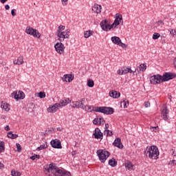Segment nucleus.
Listing matches in <instances>:
<instances>
[{"label":"nucleus","mask_w":176,"mask_h":176,"mask_svg":"<svg viewBox=\"0 0 176 176\" xmlns=\"http://www.w3.org/2000/svg\"><path fill=\"white\" fill-rule=\"evenodd\" d=\"M12 16H16V10L13 9L11 10Z\"/></svg>","instance_id":"603ef678"},{"label":"nucleus","mask_w":176,"mask_h":176,"mask_svg":"<svg viewBox=\"0 0 176 176\" xmlns=\"http://www.w3.org/2000/svg\"><path fill=\"white\" fill-rule=\"evenodd\" d=\"M4 166H3V164L1 163L0 162V170L3 168Z\"/></svg>","instance_id":"bf43d9fd"},{"label":"nucleus","mask_w":176,"mask_h":176,"mask_svg":"<svg viewBox=\"0 0 176 176\" xmlns=\"http://www.w3.org/2000/svg\"><path fill=\"white\" fill-rule=\"evenodd\" d=\"M174 78H176V74L172 72H166L162 76V82H168Z\"/></svg>","instance_id":"1a4fd4ad"},{"label":"nucleus","mask_w":176,"mask_h":176,"mask_svg":"<svg viewBox=\"0 0 176 176\" xmlns=\"http://www.w3.org/2000/svg\"><path fill=\"white\" fill-rule=\"evenodd\" d=\"M170 152H172L173 156H176V151H175V150L172 149V150L170 151Z\"/></svg>","instance_id":"864d4df0"},{"label":"nucleus","mask_w":176,"mask_h":176,"mask_svg":"<svg viewBox=\"0 0 176 176\" xmlns=\"http://www.w3.org/2000/svg\"><path fill=\"white\" fill-rule=\"evenodd\" d=\"M144 107L145 108H149V107H151V103L149 102H145Z\"/></svg>","instance_id":"49530a36"},{"label":"nucleus","mask_w":176,"mask_h":176,"mask_svg":"<svg viewBox=\"0 0 176 176\" xmlns=\"http://www.w3.org/2000/svg\"><path fill=\"white\" fill-rule=\"evenodd\" d=\"M64 30H65V26L63 25H59L56 31V34H58L60 32H64Z\"/></svg>","instance_id":"f704fd0d"},{"label":"nucleus","mask_w":176,"mask_h":176,"mask_svg":"<svg viewBox=\"0 0 176 176\" xmlns=\"http://www.w3.org/2000/svg\"><path fill=\"white\" fill-rule=\"evenodd\" d=\"M5 9L6 10H9L10 9V6L9 5H6Z\"/></svg>","instance_id":"6e6d98bb"},{"label":"nucleus","mask_w":176,"mask_h":176,"mask_svg":"<svg viewBox=\"0 0 176 176\" xmlns=\"http://www.w3.org/2000/svg\"><path fill=\"white\" fill-rule=\"evenodd\" d=\"M175 162V160H173L172 161H170V163L172 164H174V162Z\"/></svg>","instance_id":"338daca9"},{"label":"nucleus","mask_w":176,"mask_h":176,"mask_svg":"<svg viewBox=\"0 0 176 176\" xmlns=\"http://www.w3.org/2000/svg\"><path fill=\"white\" fill-rule=\"evenodd\" d=\"M94 138H96L97 140H102L104 135L101 133V130L100 129L96 128L94 133Z\"/></svg>","instance_id":"a211bd4d"},{"label":"nucleus","mask_w":176,"mask_h":176,"mask_svg":"<svg viewBox=\"0 0 176 176\" xmlns=\"http://www.w3.org/2000/svg\"><path fill=\"white\" fill-rule=\"evenodd\" d=\"M12 96L16 101H19V100H24V98H25V94L22 91H14L12 94Z\"/></svg>","instance_id":"423d86ee"},{"label":"nucleus","mask_w":176,"mask_h":176,"mask_svg":"<svg viewBox=\"0 0 176 176\" xmlns=\"http://www.w3.org/2000/svg\"><path fill=\"white\" fill-rule=\"evenodd\" d=\"M105 129L106 130H108V129H109V124H105Z\"/></svg>","instance_id":"13d9d810"},{"label":"nucleus","mask_w":176,"mask_h":176,"mask_svg":"<svg viewBox=\"0 0 176 176\" xmlns=\"http://www.w3.org/2000/svg\"><path fill=\"white\" fill-rule=\"evenodd\" d=\"M144 152L149 159H153V160H157L159 155H160L159 148L156 146H147Z\"/></svg>","instance_id":"f03ea898"},{"label":"nucleus","mask_w":176,"mask_h":176,"mask_svg":"<svg viewBox=\"0 0 176 176\" xmlns=\"http://www.w3.org/2000/svg\"><path fill=\"white\" fill-rule=\"evenodd\" d=\"M159 38H160V34H159V33H154L153 34V39L156 40V39H159Z\"/></svg>","instance_id":"a19ab883"},{"label":"nucleus","mask_w":176,"mask_h":176,"mask_svg":"<svg viewBox=\"0 0 176 176\" xmlns=\"http://www.w3.org/2000/svg\"><path fill=\"white\" fill-rule=\"evenodd\" d=\"M93 31L91 30H87L84 32V37L85 38H90L91 35H93Z\"/></svg>","instance_id":"2f4dec72"},{"label":"nucleus","mask_w":176,"mask_h":176,"mask_svg":"<svg viewBox=\"0 0 176 176\" xmlns=\"http://www.w3.org/2000/svg\"><path fill=\"white\" fill-rule=\"evenodd\" d=\"M30 159H32V160H35L36 159V157H35V155H33V156H32V157H30Z\"/></svg>","instance_id":"680f3d73"},{"label":"nucleus","mask_w":176,"mask_h":176,"mask_svg":"<svg viewBox=\"0 0 176 176\" xmlns=\"http://www.w3.org/2000/svg\"><path fill=\"white\" fill-rule=\"evenodd\" d=\"M7 136L8 138H11V140H15V138H17V137H19V135L13 134V132L10 131L8 133Z\"/></svg>","instance_id":"7c9ffc66"},{"label":"nucleus","mask_w":176,"mask_h":176,"mask_svg":"<svg viewBox=\"0 0 176 176\" xmlns=\"http://www.w3.org/2000/svg\"><path fill=\"white\" fill-rule=\"evenodd\" d=\"M117 74H118V75H124L123 71H122V68H121L120 69H118V70L117 71Z\"/></svg>","instance_id":"8fccbe9b"},{"label":"nucleus","mask_w":176,"mask_h":176,"mask_svg":"<svg viewBox=\"0 0 176 176\" xmlns=\"http://www.w3.org/2000/svg\"><path fill=\"white\" fill-rule=\"evenodd\" d=\"M25 32L28 35H31L32 36H34V38H37L39 39L41 38V33L36 29H34L31 26H28L25 30Z\"/></svg>","instance_id":"20e7f679"},{"label":"nucleus","mask_w":176,"mask_h":176,"mask_svg":"<svg viewBox=\"0 0 176 176\" xmlns=\"http://www.w3.org/2000/svg\"><path fill=\"white\" fill-rule=\"evenodd\" d=\"M5 130H6V131H9L10 130V126H9V125H7L5 127Z\"/></svg>","instance_id":"5fc2aeb1"},{"label":"nucleus","mask_w":176,"mask_h":176,"mask_svg":"<svg viewBox=\"0 0 176 176\" xmlns=\"http://www.w3.org/2000/svg\"><path fill=\"white\" fill-rule=\"evenodd\" d=\"M118 46H121V47H127V45L122 43V41H120V44H118Z\"/></svg>","instance_id":"de8ad7c7"},{"label":"nucleus","mask_w":176,"mask_h":176,"mask_svg":"<svg viewBox=\"0 0 176 176\" xmlns=\"http://www.w3.org/2000/svg\"><path fill=\"white\" fill-rule=\"evenodd\" d=\"M122 71L124 75H126V74H129V67H122Z\"/></svg>","instance_id":"58836bf2"},{"label":"nucleus","mask_w":176,"mask_h":176,"mask_svg":"<svg viewBox=\"0 0 176 176\" xmlns=\"http://www.w3.org/2000/svg\"><path fill=\"white\" fill-rule=\"evenodd\" d=\"M150 82L151 85H159V83H162L163 82L162 79V76L159 74L152 76L150 78Z\"/></svg>","instance_id":"0eeeda50"},{"label":"nucleus","mask_w":176,"mask_h":176,"mask_svg":"<svg viewBox=\"0 0 176 176\" xmlns=\"http://www.w3.org/2000/svg\"><path fill=\"white\" fill-rule=\"evenodd\" d=\"M96 153L101 163H105L107 159L111 156V153L107 150L99 149L97 151Z\"/></svg>","instance_id":"7ed1b4c3"},{"label":"nucleus","mask_w":176,"mask_h":176,"mask_svg":"<svg viewBox=\"0 0 176 176\" xmlns=\"http://www.w3.org/2000/svg\"><path fill=\"white\" fill-rule=\"evenodd\" d=\"M69 30H66L64 32L56 33L58 41H60V42H64L65 39H68L69 38Z\"/></svg>","instance_id":"39448f33"},{"label":"nucleus","mask_w":176,"mask_h":176,"mask_svg":"<svg viewBox=\"0 0 176 176\" xmlns=\"http://www.w3.org/2000/svg\"><path fill=\"white\" fill-rule=\"evenodd\" d=\"M42 149H45V146L41 145L39 147L37 148V151H42Z\"/></svg>","instance_id":"3c124183"},{"label":"nucleus","mask_w":176,"mask_h":176,"mask_svg":"<svg viewBox=\"0 0 176 176\" xmlns=\"http://www.w3.org/2000/svg\"><path fill=\"white\" fill-rule=\"evenodd\" d=\"M57 167L56 166H54L53 164H50L49 165L48 168L47 169V171L49 173H52V174H54L55 175L56 171H57Z\"/></svg>","instance_id":"4be33fe9"},{"label":"nucleus","mask_w":176,"mask_h":176,"mask_svg":"<svg viewBox=\"0 0 176 176\" xmlns=\"http://www.w3.org/2000/svg\"><path fill=\"white\" fill-rule=\"evenodd\" d=\"M129 100H123L121 102V107H122L123 108H127V107H129Z\"/></svg>","instance_id":"e433bc0d"},{"label":"nucleus","mask_w":176,"mask_h":176,"mask_svg":"<svg viewBox=\"0 0 176 176\" xmlns=\"http://www.w3.org/2000/svg\"><path fill=\"white\" fill-rule=\"evenodd\" d=\"M16 148H17V152H21V145H20V144L16 143Z\"/></svg>","instance_id":"c03bdc74"},{"label":"nucleus","mask_w":176,"mask_h":176,"mask_svg":"<svg viewBox=\"0 0 176 176\" xmlns=\"http://www.w3.org/2000/svg\"><path fill=\"white\" fill-rule=\"evenodd\" d=\"M125 167L129 171H131V170H134V164H133V163H131V162H126L125 163Z\"/></svg>","instance_id":"a878e982"},{"label":"nucleus","mask_w":176,"mask_h":176,"mask_svg":"<svg viewBox=\"0 0 176 176\" xmlns=\"http://www.w3.org/2000/svg\"><path fill=\"white\" fill-rule=\"evenodd\" d=\"M82 109L84 111H87V112H92V111H94L95 112L105 113L106 115H112V113L114 112V109L112 107H98L94 108L92 106L85 104L82 106Z\"/></svg>","instance_id":"f257e3e1"},{"label":"nucleus","mask_w":176,"mask_h":176,"mask_svg":"<svg viewBox=\"0 0 176 176\" xmlns=\"http://www.w3.org/2000/svg\"><path fill=\"white\" fill-rule=\"evenodd\" d=\"M104 134H107V135H109L111 137L113 133L111 131H109V129H105Z\"/></svg>","instance_id":"37998d69"},{"label":"nucleus","mask_w":176,"mask_h":176,"mask_svg":"<svg viewBox=\"0 0 176 176\" xmlns=\"http://www.w3.org/2000/svg\"><path fill=\"white\" fill-rule=\"evenodd\" d=\"M157 127H158L157 126H151V127H150V130H151V131H156Z\"/></svg>","instance_id":"09e8293b"},{"label":"nucleus","mask_w":176,"mask_h":176,"mask_svg":"<svg viewBox=\"0 0 176 176\" xmlns=\"http://www.w3.org/2000/svg\"><path fill=\"white\" fill-rule=\"evenodd\" d=\"M54 47L56 53H58V54H64L65 46H64V44H63V43H57L54 45Z\"/></svg>","instance_id":"9b49d317"},{"label":"nucleus","mask_w":176,"mask_h":176,"mask_svg":"<svg viewBox=\"0 0 176 176\" xmlns=\"http://www.w3.org/2000/svg\"><path fill=\"white\" fill-rule=\"evenodd\" d=\"M163 24V21H159L158 22H157V24Z\"/></svg>","instance_id":"69168bd1"},{"label":"nucleus","mask_w":176,"mask_h":176,"mask_svg":"<svg viewBox=\"0 0 176 176\" xmlns=\"http://www.w3.org/2000/svg\"><path fill=\"white\" fill-rule=\"evenodd\" d=\"M87 86H88V87H94V81L91 79H88Z\"/></svg>","instance_id":"72a5a7b5"},{"label":"nucleus","mask_w":176,"mask_h":176,"mask_svg":"<svg viewBox=\"0 0 176 176\" xmlns=\"http://www.w3.org/2000/svg\"><path fill=\"white\" fill-rule=\"evenodd\" d=\"M122 21H123L122 15L117 16L114 22L111 24L112 28H116V27H118V25H119Z\"/></svg>","instance_id":"2eb2a0df"},{"label":"nucleus","mask_w":176,"mask_h":176,"mask_svg":"<svg viewBox=\"0 0 176 176\" xmlns=\"http://www.w3.org/2000/svg\"><path fill=\"white\" fill-rule=\"evenodd\" d=\"M173 65L175 68H176V57L175 58L174 60H173Z\"/></svg>","instance_id":"4d7b16f0"},{"label":"nucleus","mask_w":176,"mask_h":176,"mask_svg":"<svg viewBox=\"0 0 176 176\" xmlns=\"http://www.w3.org/2000/svg\"><path fill=\"white\" fill-rule=\"evenodd\" d=\"M113 145H114V146H116L117 148H119V149H123V144H122V140H120V138H117L113 143Z\"/></svg>","instance_id":"aec40b11"},{"label":"nucleus","mask_w":176,"mask_h":176,"mask_svg":"<svg viewBox=\"0 0 176 176\" xmlns=\"http://www.w3.org/2000/svg\"><path fill=\"white\" fill-rule=\"evenodd\" d=\"M109 164L111 167H116V166H118V162H116V160H115L114 158H112L109 160Z\"/></svg>","instance_id":"c756f323"},{"label":"nucleus","mask_w":176,"mask_h":176,"mask_svg":"<svg viewBox=\"0 0 176 176\" xmlns=\"http://www.w3.org/2000/svg\"><path fill=\"white\" fill-rule=\"evenodd\" d=\"M14 65H23L24 64V60L23 58H18V59L13 61Z\"/></svg>","instance_id":"cd10ccee"},{"label":"nucleus","mask_w":176,"mask_h":176,"mask_svg":"<svg viewBox=\"0 0 176 176\" xmlns=\"http://www.w3.org/2000/svg\"><path fill=\"white\" fill-rule=\"evenodd\" d=\"M52 148H55L56 149H61L63 146H61V141L58 139H55L51 141L50 142Z\"/></svg>","instance_id":"ddd939ff"},{"label":"nucleus","mask_w":176,"mask_h":176,"mask_svg":"<svg viewBox=\"0 0 176 176\" xmlns=\"http://www.w3.org/2000/svg\"><path fill=\"white\" fill-rule=\"evenodd\" d=\"M11 175L12 176H21V172L17 171L16 170H12Z\"/></svg>","instance_id":"473e14b6"},{"label":"nucleus","mask_w":176,"mask_h":176,"mask_svg":"<svg viewBox=\"0 0 176 176\" xmlns=\"http://www.w3.org/2000/svg\"><path fill=\"white\" fill-rule=\"evenodd\" d=\"M85 101H86V100L85 99V98H82L79 101L72 102L70 104V107L72 108H80L81 109H82L83 102H85Z\"/></svg>","instance_id":"6e6552de"},{"label":"nucleus","mask_w":176,"mask_h":176,"mask_svg":"<svg viewBox=\"0 0 176 176\" xmlns=\"http://www.w3.org/2000/svg\"><path fill=\"white\" fill-rule=\"evenodd\" d=\"M37 94H38V97H39V98H45L46 97V93H45L43 91H41V92L38 93Z\"/></svg>","instance_id":"4c0bfd02"},{"label":"nucleus","mask_w":176,"mask_h":176,"mask_svg":"<svg viewBox=\"0 0 176 176\" xmlns=\"http://www.w3.org/2000/svg\"><path fill=\"white\" fill-rule=\"evenodd\" d=\"M102 9V7L101 6V5L98 3H95L91 8L92 12H94V13H96V14H100V13H101Z\"/></svg>","instance_id":"f3484780"},{"label":"nucleus","mask_w":176,"mask_h":176,"mask_svg":"<svg viewBox=\"0 0 176 176\" xmlns=\"http://www.w3.org/2000/svg\"><path fill=\"white\" fill-rule=\"evenodd\" d=\"M93 123L94 124H105V120H104V118L101 116L99 117H96L94 120H93Z\"/></svg>","instance_id":"6ab92c4d"},{"label":"nucleus","mask_w":176,"mask_h":176,"mask_svg":"<svg viewBox=\"0 0 176 176\" xmlns=\"http://www.w3.org/2000/svg\"><path fill=\"white\" fill-rule=\"evenodd\" d=\"M170 31V34H171L172 36H173V38H175L176 36V30L174 29H170L169 30Z\"/></svg>","instance_id":"ea45409f"},{"label":"nucleus","mask_w":176,"mask_h":176,"mask_svg":"<svg viewBox=\"0 0 176 176\" xmlns=\"http://www.w3.org/2000/svg\"><path fill=\"white\" fill-rule=\"evenodd\" d=\"M63 80H65V82H72L74 77L71 74H65L63 76Z\"/></svg>","instance_id":"5701e85b"},{"label":"nucleus","mask_w":176,"mask_h":176,"mask_svg":"<svg viewBox=\"0 0 176 176\" xmlns=\"http://www.w3.org/2000/svg\"><path fill=\"white\" fill-rule=\"evenodd\" d=\"M1 107L2 109H4L6 112H9V111H10V108H9V104L5 102H1Z\"/></svg>","instance_id":"bb28decb"},{"label":"nucleus","mask_w":176,"mask_h":176,"mask_svg":"<svg viewBox=\"0 0 176 176\" xmlns=\"http://www.w3.org/2000/svg\"><path fill=\"white\" fill-rule=\"evenodd\" d=\"M146 70V65L145 64H141L139 65L138 67H137L136 71L140 74L141 72H144Z\"/></svg>","instance_id":"b1692460"},{"label":"nucleus","mask_w":176,"mask_h":176,"mask_svg":"<svg viewBox=\"0 0 176 176\" xmlns=\"http://www.w3.org/2000/svg\"><path fill=\"white\" fill-rule=\"evenodd\" d=\"M168 109H167V107H164L162 109V115L164 120H168Z\"/></svg>","instance_id":"412c9836"},{"label":"nucleus","mask_w":176,"mask_h":176,"mask_svg":"<svg viewBox=\"0 0 176 176\" xmlns=\"http://www.w3.org/2000/svg\"><path fill=\"white\" fill-rule=\"evenodd\" d=\"M69 102H71V100H69V98H67V99L60 100V102L56 104H57L58 108L61 109L64 107H67V105H68Z\"/></svg>","instance_id":"dca6fc26"},{"label":"nucleus","mask_w":176,"mask_h":176,"mask_svg":"<svg viewBox=\"0 0 176 176\" xmlns=\"http://www.w3.org/2000/svg\"><path fill=\"white\" fill-rule=\"evenodd\" d=\"M100 25L103 31L108 32L110 31V30H112V25H109L107 19L102 21Z\"/></svg>","instance_id":"9d476101"},{"label":"nucleus","mask_w":176,"mask_h":176,"mask_svg":"<svg viewBox=\"0 0 176 176\" xmlns=\"http://www.w3.org/2000/svg\"><path fill=\"white\" fill-rule=\"evenodd\" d=\"M55 176H71V173L64 170V169H58L55 172Z\"/></svg>","instance_id":"4468645a"},{"label":"nucleus","mask_w":176,"mask_h":176,"mask_svg":"<svg viewBox=\"0 0 176 176\" xmlns=\"http://www.w3.org/2000/svg\"><path fill=\"white\" fill-rule=\"evenodd\" d=\"M63 6H67L68 5V0H61Z\"/></svg>","instance_id":"a18cd8bd"},{"label":"nucleus","mask_w":176,"mask_h":176,"mask_svg":"<svg viewBox=\"0 0 176 176\" xmlns=\"http://www.w3.org/2000/svg\"><path fill=\"white\" fill-rule=\"evenodd\" d=\"M1 3H6V2H8V0H1Z\"/></svg>","instance_id":"e2e57ef3"},{"label":"nucleus","mask_w":176,"mask_h":176,"mask_svg":"<svg viewBox=\"0 0 176 176\" xmlns=\"http://www.w3.org/2000/svg\"><path fill=\"white\" fill-rule=\"evenodd\" d=\"M60 108L58 107V105L57 103H55L54 104H51L49 106V107L47 109V111L48 113H56L57 111H58Z\"/></svg>","instance_id":"f8f14e48"},{"label":"nucleus","mask_w":176,"mask_h":176,"mask_svg":"<svg viewBox=\"0 0 176 176\" xmlns=\"http://www.w3.org/2000/svg\"><path fill=\"white\" fill-rule=\"evenodd\" d=\"M110 97H112L113 98H119L120 97V93L116 91H111L109 93Z\"/></svg>","instance_id":"393cba45"},{"label":"nucleus","mask_w":176,"mask_h":176,"mask_svg":"<svg viewBox=\"0 0 176 176\" xmlns=\"http://www.w3.org/2000/svg\"><path fill=\"white\" fill-rule=\"evenodd\" d=\"M135 72H137V69L132 70L131 67H129V74H133V75H135Z\"/></svg>","instance_id":"79ce46f5"},{"label":"nucleus","mask_w":176,"mask_h":176,"mask_svg":"<svg viewBox=\"0 0 176 176\" xmlns=\"http://www.w3.org/2000/svg\"><path fill=\"white\" fill-rule=\"evenodd\" d=\"M46 133H52V130H48V131H46Z\"/></svg>","instance_id":"774afa93"},{"label":"nucleus","mask_w":176,"mask_h":176,"mask_svg":"<svg viewBox=\"0 0 176 176\" xmlns=\"http://www.w3.org/2000/svg\"><path fill=\"white\" fill-rule=\"evenodd\" d=\"M34 155L36 157V159H40V157H41V155Z\"/></svg>","instance_id":"0e129e2a"},{"label":"nucleus","mask_w":176,"mask_h":176,"mask_svg":"<svg viewBox=\"0 0 176 176\" xmlns=\"http://www.w3.org/2000/svg\"><path fill=\"white\" fill-rule=\"evenodd\" d=\"M1 118L5 120V119H6V116L1 115Z\"/></svg>","instance_id":"052dcab7"},{"label":"nucleus","mask_w":176,"mask_h":176,"mask_svg":"<svg viewBox=\"0 0 176 176\" xmlns=\"http://www.w3.org/2000/svg\"><path fill=\"white\" fill-rule=\"evenodd\" d=\"M121 41L122 40H120V38L118 36L111 37V41L113 42V43H114V45H120Z\"/></svg>","instance_id":"c85d7f7f"},{"label":"nucleus","mask_w":176,"mask_h":176,"mask_svg":"<svg viewBox=\"0 0 176 176\" xmlns=\"http://www.w3.org/2000/svg\"><path fill=\"white\" fill-rule=\"evenodd\" d=\"M5 152V142H0V153Z\"/></svg>","instance_id":"c9c22d12"}]
</instances>
